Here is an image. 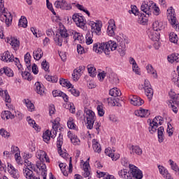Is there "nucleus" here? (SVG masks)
Returning <instances> with one entry per match:
<instances>
[{
    "label": "nucleus",
    "mask_w": 179,
    "mask_h": 179,
    "mask_svg": "<svg viewBox=\"0 0 179 179\" xmlns=\"http://www.w3.org/2000/svg\"><path fill=\"white\" fill-rule=\"evenodd\" d=\"M117 50V43L113 41H109L106 43H96L93 45V51L96 54L104 52L106 55H110L111 51Z\"/></svg>",
    "instance_id": "f257e3e1"
},
{
    "label": "nucleus",
    "mask_w": 179,
    "mask_h": 179,
    "mask_svg": "<svg viewBox=\"0 0 179 179\" xmlns=\"http://www.w3.org/2000/svg\"><path fill=\"white\" fill-rule=\"evenodd\" d=\"M141 10H142V12L145 13L148 16L152 15V10L155 16H159L160 13V8L156 6V3H153V1H150L148 3H146L145 1H144L141 5Z\"/></svg>",
    "instance_id": "f03ea898"
},
{
    "label": "nucleus",
    "mask_w": 179,
    "mask_h": 179,
    "mask_svg": "<svg viewBox=\"0 0 179 179\" xmlns=\"http://www.w3.org/2000/svg\"><path fill=\"white\" fill-rule=\"evenodd\" d=\"M167 12L169 13L168 20H169L171 26L175 28L176 31H178L179 24H177V17H176V11L174 10V8L173 7H170V8L167 10Z\"/></svg>",
    "instance_id": "7ed1b4c3"
},
{
    "label": "nucleus",
    "mask_w": 179,
    "mask_h": 179,
    "mask_svg": "<svg viewBox=\"0 0 179 179\" xmlns=\"http://www.w3.org/2000/svg\"><path fill=\"white\" fill-rule=\"evenodd\" d=\"M117 41L119 43L118 52H120L121 57L125 55V51H127V46L125 43H127V36L124 35H120L117 36Z\"/></svg>",
    "instance_id": "20e7f679"
},
{
    "label": "nucleus",
    "mask_w": 179,
    "mask_h": 179,
    "mask_svg": "<svg viewBox=\"0 0 179 179\" xmlns=\"http://www.w3.org/2000/svg\"><path fill=\"white\" fill-rule=\"evenodd\" d=\"M85 113H86V118H87V128L88 129H93V125H94V121H96V115H94V112L92 110H85Z\"/></svg>",
    "instance_id": "39448f33"
},
{
    "label": "nucleus",
    "mask_w": 179,
    "mask_h": 179,
    "mask_svg": "<svg viewBox=\"0 0 179 179\" xmlns=\"http://www.w3.org/2000/svg\"><path fill=\"white\" fill-rule=\"evenodd\" d=\"M89 25L91 27L92 36H93L94 33L96 34V36H100L101 34L102 24L100 22L96 21V22H94L93 21H90L89 22Z\"/></svg>",
    "instance_id": "423d86ee"
},
{
    "label": "nucleus",
    "mask_w": 179,
    "mask_h": 179,
    "mask_svg": "<svg viewBox=\"0 0 179 179\" xmlns=\"http://www.w3.org/2000/svg\"><path fill=\"white\" fill-rule=\"evenodd\" d=\"M129 167L130 169V175L131 174L134 178L142 179L143 178V173H142V171L139 170L138 167L132 164H129Z\"/></svg>",
    "instance_id": "0eeeda50"
},
{
    "label": "nucleus",
    "mask_w": 179,
    "mask_h": 179,
    "mask_svg": "<svg viewBox=\"0 0 179 179\" xmlns=\"http://www.w3.org/2000/svg\"><path fill=\"white\" fill-rule=\"evenodd\" d=\"M55 6L57 9H63L64 10H69L72 9L71 4L68 3L65 0H57L55 2Z\"/></svg>",
    "instance_id": "6e6552de"
},
{
    "label": "nucleus",
    "mask_w": 179,
    "mask_h": 179,
    "mask_svg": "<svg viewBox=\"0 0 179 179\" xmlns=\"http://www.w3.org/2000/svg\"><path fill=\"white\" fill-rule=\"evenodd\" d=\"M171 99L170 101H169V106H171L173 113H177L178 112V110L177 109V107H179V96L178 95H173L171 96Z\"/></svg>",
    "instance_id": "1a4fd4ad"
},
{
    "label": "nucleus",
    "mask_w": 179,
    "mask_h": 179,
    "mask_svg": "<svg viewBox=\"0 0 179 179\" xmlns=\"http://www.w3.org/2000/svg\"><path fill=\"white\" fill-rule=\"evenodd\" d=\"M73 20L78 27H85V24H86V21H85L83 17L79 15V14H74L73 15Z\"/></svg>",
    "instance_id": "9d476101"
},
{
    "label": "nucleus",
    "mask_w": 179,
    "mask_h": 179,
    "mask_svg": "<svg viewBox=\"0 0 179 179\" xmlns=\"http://www.w3.org/2000/svg\"><path fill=\"white\" fill-rule=\"evenodd\" d=\"M8 172L14 179H19V177H20V175H19V171L17 169H15L14 166H13L12 164L8 163Z\"/></svg>",
    "instance_id": "9b49d317"
},
{
    "label": "nucleus",
    "mask_w": 179,
    "mask_h": 179,
    "mask_svg": "<svg viewBox=\"0 0 179 179\" xmlns=\"http://www.w3.org/2000/svg\"><path fill=\"white\" fill-rule=\"evenodd\" d=\"M148 35L152 41H159L160 40V32L155 31V29L148 30Z\"/></svg>",
    "instance_id": "f8f14e48"
},
{
    "label": "nucleus",
    "mask_w": 179,
    "mask_h": 179,
    "mask_svg": "<svg viewBox=\"0 0 179 179\" xmlns=\"http://www.w3.org/2000/svg\"><path fill=\"white\" fill-rule=\"evenodd\" d=\"M134 114L137 117H141V118H148V117L150 115V111H149V110H145L142 108H140L139 110H137L134 112Z\"/></svg>",
    "instance_id": "ddd939ff"
},
{
    "label": "nucleus",
    "mask_w": 179,
    "mask_h": 179,
    "mask_svg": "<svg viewBox=\"0 0 179 179\" xmlns=\"http://www.w3.org/2000/svg\"><path fill=\"white\" fill-rule=\"evenodd\" d=\"M3 17H5V22L6 26H8V27H9L10 26V24H12V20L13 19V16H12V14L8 13L6 14H1L0 19L1 20H3L2 19H3Z\"/></svg>",
    "instance_id": "4468645a"
},
{
    "label": "nucleus",
    "mask_w": 179,
    "mask_h": 179,
    "mask_svg": "<svg viewBox=\"0 0 179 179\" xmlns=\"http://www.w3.org/2000/svg\"><path fill=\"white\" fill-rule=\"evenodd\" d=\"M10 155H15L16 162H20V159H22V157H20V151L19 150V148H17V146H11Z\"/></svg>",
    "instance_id": "2eb2a0df"
},
{
    "label": "nucleus",
    "mask_w": 179,
    "mask_h": 179,
    "mask_svg": "<svg viewBox=\"0 0 179 179\" xmlns=\"http://www.w3.org/2000/svg\"><path fill=\"white\" fill-rule=\"evenodd\" d=\"M59 34H60V36L64 38V43L66 44V43H68V38L69 37V34H68V30H66L65 29V27H64V25H62V27H61L59 29Z\"/></svg>",
    "instance_id": "dca6fc26"
},
{
    "label": "nucleus",
    "mask_w": 179,
    "mask_h": 179,
    "mask_svg": "<svg viewBox=\"0 0 179 179\" xmlns=\"http://www.w3.org/2000/svg\"><path fill=\"white\" fill-rule=\"evenodd\" d=\"M107 77L108 78V80L111 85H117V83H119L120 80L115 73H108Z\"/></svg>",
    "instance_id": "f3484780"
},
{
    "label": "nucleus",
    "mask_w": 179,
    "mask_h": 179,
    "mask_svg": "<svg viewBox=\"0 0 179 179\" xmlns=\"http://www.w3.org/2000/svg\"><path fill=\"white\" fill-rule=\"evenodd\" d=\"M130 103L133 106H142V104H144L145 101L143 99H141L140 97H138L136 96H134L133 98L130 99Z\"/></svg>",
    "instance_id": "a211bd4d"
},
{
    "label": "nucleus",
    "mask_w": 179,
    "mask_h": 179,
    "mask_svg": "<svg viewBox=\"0 0 179 179\" xmlns=\"http://www.w3.org/2000/svg\"><path fill=\"white\" fill-rule=\"evenodd\" d=\"M52 95H53V97H62V99L66 102H67L69 100V97L68 96V95H66V94L61 91L54 90L52 92Z\"/></svg>",
    "instance_id": "6ab92c4d"
},
{
    "label": "nucleus",
    "mask_w": 179,
    "mask_h": 179,
    "mask_svg": "<svg viewBox=\"0 0 179 179\" xmlns=\"http://www.w3.org/2000/svg\"><path fill=\"white\" fill-rule=\"evenodd\" d=\"M24 176L27 179H40V178L34 176L33 171L29 168L24 169Z\"/></svg>",
    "instance_id": "aec40b11"
},
{
    "label": "nucleus",
    "mask_w": 179,
    "mask_h": 179,
    "mask_svg": "<svg viewBox=\"0 0 179 179\" xmlns=\"http://www.w3.org/2000/svg\"><path fill=\"white\" fill-rule=\"evenodd\" d=\"M118 176L120 178L132 179V176H131V173L127 169H121L119 171Z\"/></svg>",
    "instance_id": "412c9836"
},
{
    "label": "nucleus",
    "mask_w": 179,
    "mask_h": 179,
    "mask_svg": "<svg viewBox=\"0 0 179 179\" xmlns=\"http://www.w3.org/2000/svg\"><path fill=\"white\" fill-rule=\"evenodd\" d=\"M35 87L38 94H40L41 96L45 94V88H44V85H41L40 82L35 83Z\"/></svg>",
    "instance_id": "4be33fe9"
},
{
    "label": "nucleus",
    "mask_w": 179,
    "mask_h": 179,
    "mask_svg": "<svg viewBox=\"0 0 179 179\" xmlns=\"http://www.w3.org/2000/svg\"><path fill=\"white\" fill-rule=\"evenodd\" d=\"M0 96L1 97H3L6 103H11L12 99H10V96H9V94L8 93V90H2V88H0Z\"/></svg>",
    "instance_id": "5701e85b"
},
{
    "label": "nucleus",
    "mask_w": 179,
    "mask_h": 179,
    "mask_svg": "<svg viewBox=\"0 0 179 179\" xmlns=\"http://www.w3.org/2000/svg\"><path fill=\"white\" fill-rule=\"evenodd\" d=\"M10 42V45H12L13 48L17 51V50H19V47H20V42L19 40L15 38H11V39H9L8 41V43Z\"/></svg>",
    "instance_id": "b1692460"
},
{
    "label": "nucleus",
    "mask_w": 179,
    "mask_h": 179,
    "mask_svg": "<svg viewBox=\"0 0 179 179\" xmlns=\"http://www.w3.org/2000/svg\"><path fill=\"white\" fill-rule=\"evenodd\" d=\"M152 29L154 31H160L161 30H163V29H164V27L163 26V22L155 21L152 24Z\"/></svg>",
    "instance_id": "393cba45"
},
{
    "label": "nucleus",
    "mask_w": 179,
    "mask_h": 179,
    "mask_svg": "<svg viewBox=\"0 0 179 179\" xmlns=\"http://www.w3.org/2000/svg\"><path fill=\"white\" fill-rule=\"evenodd\" d=\"M64 136L61 134V133L59 134V136L57 138V146L58 148V153H62V145L64 143Z\"/></svg>",
    "instance_id": "a878e982"
},
{
    "label": "nucleus",
    "mask_w": 179,
    "mask_h": 179,
    "mask_svg": "<svg viewBox=\"0 0 179 179\" xmlns=\"http://www.w3.org/2000/svg\"><path fill=\"white\" fill-rule=\"evenodd\" d=\"M92 148L94 152L96 153H100L101 152V145H100V143L96 139L92 140Z\"/></svg>",
    "instance_id": "bb28decb"
},
{
    "label": "nucleus",
    "mask_w": 179,
    "mask_h": 179,
    "mask_svg": "<svg viewBox=\"0 0 179 179\" xmlns=\"http://www.w3.org/2000/svg\"><path fill=\"white\" fill-rule=\"evenodd\" d=\"M114 30H115V24L109 23V25L107 29L108 36H110V37H113V36H115V32H114Z\"/></svg>",
    "instance_id": "cd10ccee"
},
{
    "label": "nucleus",
    "mask_w": 179,
    "mask_h": 179,
    "mask_svg": "<svg viewBox=\"0 0 179 179\" xmlns=\"http://www.w3.org/2000/svg\"><path fill=\"white\" fill-rule=\"evenodd\" d=\"M89 167H90V164L87 162H85L83 164V176L85 178L90 177V171H89Z\"/></svg>",
    "instance_id": "c85d7f7f"
},
{
    "label": "nucleus",
    "mask_w": 179,
    "mask_h": 179,
    "mask_svg": "<svg viewBox=\"0 0 179 179\" xmlns=\"http://www.w3.org/2000/svg\"><path fill=\"white\" fill-rule=\"evenodd\" d=\"M114 152H115V150H111V148H108L105 150V154L106 156L111 157L113 160H117L120 157L118 156L117 157H114Z\"/></svg>",
    "instance_id": "c756f323"
},
{
    "label": "nucleus",
    "mask_w": 179,
    "mask_h": 179,
    "mask_svg": "<svg viewBox=\"0 0 179 179\" xmlns=\"http://www.w3.org/2000/svg\"><path fill=\"white\" fill-rule=\"evenodd\" d=\"M130 150H131V155H132V153H136V155H138V156H141V155H142V149L140 146L132 145L130 148Z\"/></svg>",
    "instance_id": "7c9ffc66"
},
{
    "label": "nucleus",
    "mask_w": 179,
    "mask_h": 179,
    "mask_svg": "<svg viewBox=\"0 0 179 179\" xmlns=\"http://www.w3.org/2000/svg\"><path fill=\"white\" fill-rule=\"evenodd\" d=\"M139 18H138V23L140 24H143V26H145V24H146L148 23V17H149V16H148V15H145V14H141L139 15Z\"/></svg>",
    "instance_id": "2f4dec72"
},
{
    "label": "nucleus",
    "mask_w": 179,
    "mask_h": 179,
    "mask_svg": "<svg viewBox=\"0 0 179 179\" xmlns=\"http://www.w3.org/2000/svg\"><path fill=\"white\" fill-rule=\"evenodd\" d=\"M164 132V127H160L157 129V135H158V141L159 143H162L163 141H164V138L163 136V133Z\"/></svg>",
    "instance_id": "473e14b6"
},
{
    "label": "nucleus",
    "mask_w": 179,
    "mask_h": 179,
    "mask_svg": "<svg viewBox=\"0 0 179 179\" xmlns=\"http://www.w3.org/2000/svg\"><path fill=\"white\" fill-rule=\"evenodd\" d=\"M63 38H64L61 35L56 34V35L54 36V41L56 45H58L59 47H62Z\"/></svg>",
    "instance_id": "72a5a7b5"
},
{
    "label": "nucleus",
    "mask_w": 179,
    "mask_h": 179,
    "mask_svg": "<svg viewBox=\"0 0 179 179\" xmlns=\"http://www.w3.org/2000/svg\"><path fill=\"white\" fill-rule=\"evenodd\" d=\"M168 61L169 62H171V64H173L174 61H176V62H179V54L174 53L168 56Z\"/></svg>",
    "instance_id": "f704fd0d"
},
{
    "label": "nucleus",
    "mask_w": 179,
    "mask_h": 179,
    "mask_svg": "<svg viewBox=\"0 0 179 179\" xmlns=\"http://www.w3.org/2000/svg\"><path fill=\"white\" fill-rule=\"evenodd\" d=\"M109 94L113 97H118L121 96V91L118 88H113L109 90Z\"/></svg>",
    "instance_id": "c9c22d12"
},
{
    "label": "nucleus",
    "mask_w": 179,
    "mask_h": 179,
    "mask_svg": "<svg viewBox=\"0 0 179 179\" xmlns=\"http://www.w3.org/2000/svg\"><path fill=\"white\" fill-rule=\"evenodd\" d=\"M82 75V71L79 70V68L77 67L73 70V73L72 74V76L74 79V80H79V78H80Z\"/></svg>",
    "instance_id": "e433bc0d"
},
{
    "label": "nucleus",
    "mask_w": 179,
    "mask_h": 179,
    "mask_svg": "<svg viewBox=\"0 0 179 179\" xmlns=\"http://www.w3.org/2000/svg\"><path fill=\"white\" fill-rule=\"evenodd\" d=\"M68 136L70 138L71 143L74 145H79L80 141L78 136H73L71 131L68 132Z\"/></svg>",
    "instance_id": "4c0bfd02"
},
{
    "label": "nucleus",
    "mask_w": 179,
    "mask_h": 179,
    "mask_svg": "<svg viewBox=\"0 0 179 179\" xmlns=\"http://www.w3.org/2000/svg\"><path fill=\"white\" fill-rule=\"evenodd\" d=\"M19 27H27V19L24 16H22L18 22Z\"/></svg>",
    "instance_id": "58836bf2"
},
{
    "label": "nucleus",
    "mask_w": 179,
    "mask_h": 179,
    "mask_svg": "<svg viewBox=\"0 0 179 179\" xmlns=\"http://www.w3.org/2000/svg\"><path fill=\"white\" fill-rule=\"evenodd\" d=\"M10 57V53L9 52V51H6L1 56V60L4 61V62H8V61H9V62H12V61H13V59H11Z\"/></svg>",
    "instance_id": "ea45409f"
},
{
    "label": "nucleus",
    "mask_w": 179,
    "mask_h": 179,
    "mask_svg": "<svg viewBox=\"0 0 179 179\" xmlns=\"http://www.w3.org/2000/svg\"><path fill=\"white\" fill-rule=\"evenodd\" d=\"M144 92L148 99V100H152L153 99V88L150 87L149 88H145Z\"/></svg>",
    "instance_id": "a19ab883"
},
{
    "label": "nucleus",
    "mask_w": 179,
    "mask_h": 179,
    "mask_svg": "<svg viewBox=\"0 0 179 179\" xmlns=\"http://www.w3.org/2000/svg\"><path fill=\"white\" fill-rule=\"evenodd\" d=\"M59 83L62 86H63V87H69V89L72 87L71 82L68 81L66 79L60 78Z\"/></svg>",
    "instance_id": "79ce46f5"
},
{
    "label": "nucleus",
    "mask_w": 179,
    "mask_h": 179,
    "mask_svg": "<svg viewBox=\"0 0 179 179\" xmlns=\"http://www.w3.org/2000/svg\"><path fill=\"white\" fill-rule=\"evenodd\" d=\"M146 69L148 71V73H151V75H154V78H157V73H156V70L153 68V66L152 64H148L146 66Z\"/></svg>",
    "instance_id": "37998d69"
},
{
    "label": "nucleus",
    "mask_w": 179,
    "mask_h": 179,
    "mask_svg": "<svg viewBox=\"0 0 179 179\" xmlns=\"http://www.w3.org/2000/svg\"><path fill=\"white\" fill-rule=\"evenodd\" d=\"M45 156H47V152L43 150H39L36 152V157L41 160V162H44V157H45Z\"/></svg>",
    "instance_id": "c03bdc74"
},
{
    "label": "nucleus",
    "mask_w": 179,
    "mask_h": 179,
    "mask_svg": "<svg viewBox=\"0 0 179 179\" xmlns=\"http://www.w3.org/2000/svg\"><path fill=\"white\" fill-rule=\"evenodd\" d=\"M87 68L90 76H92V78H94V76H96V68H94L92 64H89Z\"/></svg>",
    "instance_id": "a18cd8bd"
},
{
    "label": "nucleus",
    "mask_w": 179,
    "mask_h": 179,
    "mask_svg": "<svg viewBox=\"0 0 179 179\" xmlns=\"http://www.w3.org/2000/svg\"><path fill=\"white\" fill-rule=\"evenodd\" d=\"M169 41H171V43L176 44V43L178 42V36L176 34V33L171 32L169 34Z\"/></svg>",
    "instance_id": "49530a36"
},
{
    "label": "nucleus",
    "mask_w": 179,
    "mask_h": 179,
    "mask_svg": "<svg viewBox=\"0 0 179 179\" xmlns=\"http://www.w3.org/2000/svg\"><path fill=\"white\" fill-rule=\"evenodd\" d=\"M148 121H150L149 131H150V134H155V132H156V131H157V127H159V125L152 123L151 120H148Z\"/></svg>",
    "instance_id": "de8ad7c7"
},
{
    "label": "nucleus",
    "mask_w": 179,
    "mask_h": 179,
    "mask_svg": "<svg viewBox=\"0 0 179 179\" xmlns=\"http://www.w3.org/2000/svg\"><path fill=\"white\" fill-rule=\"evenodd\" d=\"M72 34H73L75 41H76V40H78V41H82V40H83V36L82 34L73 31Z\"/></svg>",
    "instance_id": "09e8293b"
},
{
    "label": "nucleus",
    "mask_w": 179,
    "mask_h": 179,
    "mask_svg": "<svg viewBox=\"0 0 179 179\" xmlns=\"http://www.w3.org/2000/svg\"><path fill=\"white\" fill-rule=\"evenodd\" d=\"M23 79H25L27 80H32L33 76H31V74L29 71H22L21 73Z\"/></svg>",
    "instance_id": "8fccbe9b"
},
{
    "label": "nucleus",
    "mask_w": 179,
    "mask_h": 179,
    "mask_svg": "<svg viewBox=\"0 0 179 179\" xmlns=\"http://www.w3.org/2000/svg\"><path fill=\"white\" fill-rule=\"evenodd\" d=\"M149 87H152V85H150V82H149V80H145L144 83L141 85H139V89H141V90L148 89Z\"/></svg>",
    "instance_id": "3c124183"
},
{
    "label": "nucleus",
    "mask_w": 179,
    "mask_h": 179,
    "mask_svg": "<svg viewBox=\"0 0 179 179\" xmlns=\"http://www.w3.org/2000/svg\"><path fill=\"white\" fill-rule=\"evenodd\" d=\"M177 71H178V76L177 75L173 76L172 78V82L174 83V85H176V86L179 87V66H178Z\"/></svg>",
    "instance_id": "603ef678"
},
{
    "label": "nucleus",
    "mask_w": 179,
    "mask_h": 179,
    "mask_svg": "<svg viewBox=\"0 0 179 179\" xmlns=\"http://www.w3.org/2000/svg\"><path fill=\"white\" fill-rule=\"evenodd\" d=\"M67 127L69 129H75L76 128V124L73 122V118L69 117L67 122Z\"/></svg>",
    "instance_id": "864d4df0"
},
{
    "label": "nucleus",
    "mask_w": 179,
    "mask_h": 179,
    "mask_svg": "<svg viewBox=\"0 0 179 179\" xmlns=\"http://www.w3.org/2000/svg\"><path fill=\"white\" fill-rule=\"evenodd\" d=\"M131 9L129 10V13H133L135 16H139L141 13L138 10V7L136 6H131Z\"/></svg>",
    "instance_id": "5fc2aeb1"
},
{
    "label": "nucleus",
    "mask_w": 179,
    "mask_h": 179,
    "mask_svg": "<svg viewBox=\"0 0 179 179\" xmlns=\"http://www.w3.org/2000/svg\"><path fill=\"white\" fill-rule=\"evenodd\" d=\"M24 101L28 110H29V111H33L34 104H33V103H31V101H30L29 99H24Z\"/></svg>",
    "instance_id": "6e6d98bb"
},
{
    "label": "nucleus",
    "mask_w": 179,
    "mask_h": 179,
    "mask_svg": "<svg viewBox=\"0 0 179 179\" xmlns=\"http://www.w3.org/2000/svg\"><path fill=\"white\" fill-rule=\"evenodd\" d=\"M43 139L44 142H45L46 143H48V141H50V139H51L50 136V130H46L45 133H43Z\"/></svg>",
    "instance_id": "4d7b16f0"
},
{
    "label": "nucleus",
    "mask_w": 179,
    "mask_h": 179,
    "mask_svg": "<svg viewBox=\"0 0 179 179\" xmlns=\"http://www.w3.org/2000/svg\"><path fill=\"white\" fill-rule=\"evenodd\" d=\"M40 54H41V48H38L36 50L34 51V58L36 61H40Z\"/></svg>",
    "instance_id": "13d9d810"
},
{
    "label": "nucleus",
    "mask_w": 179,
    "mask_h": 179,
    "mask_svg": "<svg viewBox=\"0 0 179 179\" xmlns=\"http://www.w3.org/2000/svg\"><path fill=\"white\" fill-rule=\"evenodd\" d=\"M169 162L171 163L172 170H173V171H175V173L176 174H178V176H179L178 166H177V164H174V162H173V160H171V159H170Z\"/></svg>",
    "instance_id": "bf43d9fd"
},
{
    "label": "nucleus",
    "mask_w": 179,
    "mask_h": 179,
    "mask_svg": "<svg viewBox=\"0 0 179 179\" xmlns=\"http://www.w3.org/2000/svg\"><path fill=\"white\" fill-rule=\"evenodd\" d=\"M27 120L28 122V124H29L31 127H33V128H36V129H38V126L37 125V124H36V121L31 119L30 117H27Z\"/></svg>",
    "instance_id": "052dcab7"
},
{
    "label": "nucleus",
    "mask_w": 179,
    "mask_h": 179,
    "mask_svg": "<svg viewBox=\"0 0 179 179\" xmlns=\"http://www.w3.org/2000/svg\"><path fill=\"white\" fill-rule=\"evenodd\" d=\"M3 117H5L6 120H13V118H15V115L12 114L10 111L6 110L4 111Z\"/></svg>",
    "instance_id": "680f3d73"
},
{
    "label": "nucleus",
    "mask_w": 179,
    "mask_h": 179,
    "mask_svg": "<svg viewBox=\"0 0 179 179\" xmlns=\"http://www.w3.org/2000/svg\"><path fill=\"white\" fill-rule=\"evenodd\" d=\"M4 73L6 76H8V78H12V76H13V71L8 67H4Z\"/></svg>",
    "instance_id": "e2e57ef3"
},
{
    "label": "nucleus",
    "mask_w": 179,
    "mask_h": 179,
    "mask_svg": "<svg viewBox=\"0 0 179 179\" xmlns=\"http://www.w3.org/2000/svg\"><path fill=\"white\" fill-rule=\"evenodd\" d=\"M71 89H70L69 92H70V93H71V94H73V96H75L76 97L79 96V95L80 94L79 90H77L73 86H71Z\"/></svg>",
    "instance_id": "0e129e2a"
},
{
    "label": "nucleus",
    "mask_w": 179,
    "mask_h": 179,
    "mask_svg": "<svg viewBox=\"0 0 179 179\" xmlns=\"http://www.w3.org/2000/svg\"><path fill=\"white\" fill-rule=\"evenodd\" d=\"M86 44H87V45H90V44H92L93 43V38H92V35L90 34V32H88L86 34Z\"/></svg>",
    "instance_id": "69168bd1"
},
{
    "label": "nucleus",
    "mask_w": 179,
    "mask_h": 179,
    "mask_svg": "<svg viewBox=\"0 0 179 179\" xmlns=\"http://www.w3.org/2000/svg\"><path fill=\"white\" fill-rule=\"evenodd\" d=\"M41 66H42L43 69H44V71H45V72L48 71V70L50 69V66L48 65V62H47L46 59H44L42 62Z\"/></svg>",
    "instance_id": "338daca9"
},
{
    "label": "nucleus",
    "mask_w": 179,
    "mask_h": 179,
    "mask_svg": "<svg viewBox=\"0 0 179 179\" xmlns=\"http://www.w3.org/2000/svg\"><path fill=\"white\" fill-rule=\"evenodd\" d=\"M108 73H106V71H103L101 73L98 74V78L100 82H103L104 80V78H106V76Z\"/></svg>",
    "instance_id": "774afa93"
}]
</instances>
